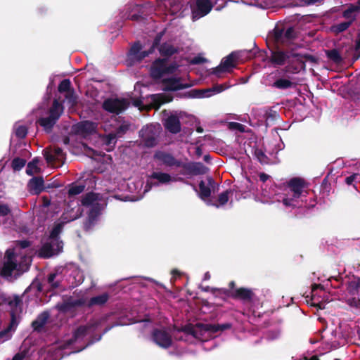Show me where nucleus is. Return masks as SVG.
I'll return each instance as SVG.
<instances>
[{
  "label": "nucleus",
  "mask_w": 360,
  "mask_h": 360,
  "mask_svg": "<svg viewBox=\"0 0 360 360\" xmlns=\"http://www.w3.org/2000/svg\"><path fill=\"white\" fill-rule=\"evenodd\" d=\"M151 108L158 109L160 106L172 101V97L165 94H154L150 96Z\"/></svg>",
  "instance_id": "nucleus-17"
},
{
  "label": "nucleus",
  "mask_w": 360,
  "mask_h": 360,
  "mask_svg": "<svg viewBox=\"0 0 360 360\" xmlns=\"http://www.w3.org/2000/svg\"><path fill=\"white\" fill-rule=\"evenodd\" d=\"M151 179H155L160 184H167L172 181L169 174L163 172H153L149 177L148 181Z\"/></svg>",
  "instance_id": "nucleus-22"
},
{
  "label": "nucleus",
  "mask_w": 360,
  "mask_h": 360,
  "mask_svg": "<svg viewBox=\"0 0 360 360\" xmlns=\"http://www.w3.org/2000/svg\"><path fill=\"white\" fill-rule=\"evenodd\" d=\"M235 295L241 299H250L251 297V292L245 288H239L236 290Z\"/></svg>",
  "instance_id": "nucleus-32"
},
{
  "label": "nucleus",
  "mask_w": 360,
  "mask_h": 360,
  "mask_svg": "<svg viewBox=\"0 0 360 360\" xmlns=\"http://www.w3.org/2000/svg\"><path fill=\"white\" fill-rule=\"evenodd\" d=\"M84 189V186L81 184H72L68 193L70 195H75L81 193Z\"/></svg>",
  "instance_id": "nucleus-34"
},
{
  "label": "nucleus",
  "mask_w": 360,
  "mask_h": 360,
  "mask_svg": "<svg viewBox=\"0 0 360 360\" xmlns=\"http://www.w3.org/2000/svg\"><path fill=\"white\" fill-rule=\"evenodd\" d=\"M228 86L225 84H220L214 86L212 89H207L196 91L195 96L198 98L210 97L214 94H218L226 89Z\"/></svg>",
  "instance_id": "nucleus-14"
},
{
  "label": "nucleus",
  "mask_w": 360,
  "mask_h": 360,
  "mask_svg": "<svg viewBox=\"0 0 360 360\" xmlns=\"http://www.w3.org/2000/svg\"><path fill=\"white\" fill-rule=\"evenodd\" d=\"M165 128L172 133H178L181 129L179 118L175 115L168 117L164 123Z\"/></svg>",
  "instance_id": "nucleus-16"
},
{
  "label": "nucleus",
  "mask_w": 360,
  "mask_h": 360,
  "mask_svg": "<svg viewBox=\"0 0 360 360\" xmlns=\"http://www.w3.org/2000/svg\"><path fill=\"white\" fill-rule=\"evenodd\" d=\"M197 131H198V132L201 133V132H202V129L201 127H198V128L197 129Z\"/></svg>",
  "instance_id": "nucleus-56"
},
{
  "label": "nucleus",
  "mask_w": 360,
  "mask_h": 360,
  "mask_svg": "<svg viewBox=\"0 0 360 360\" xmlns=\"http://www.w3.org/2000/svg\"><path fill=\"white\" fill-rule=\"evenodd\" d=\"M154 340L158 345L162 347H168L172 344L170 335L167 332L162 330H157L155 331Z\"/></svg>",
  "instance_id": "nucleus-13"
},
{
  "label": "nucleus",
  "mask_w": 360,
  "mask_h": 360,
  "mask_svg": "<svg viewBox=\"0 0 360 360\" xmlns=\"http://www.w3.org/2000/svg\"><path fill=\"white\" fill-rule=\"evenodd\" d=\"M331 285H332L333 288H338V287H339L338 285H333V283H331Z\"/></svg>",
  "instance_id": "nucleus-58"
},
{
  "label": "nucleus",
  "mask_w": 360,
  "mask_h": 360,
  "mask_svg": "<svg viewBox=\"0 0 360 360\" xmlns=\"http://www.w3.org/2000/svg\"><path fill=\"white\" fill-rule=\"evenodd\" d=\"M129 105V102L124 98H109L104 101L103 108L110 112L120 113Z\"/></svg>",
  "instance_id": "nucleus-9"
},
{
  "label": "nucleus",
  "mask_w": 360,
  "mask_h": 360,
  "mask_svg": "<svg viewBox=\"0 0 360 360\" xmlns=\"http://www.w3.org/2000/svg\"><path fill=\"white\" fill-rule=\"evenodd\" d=\"M176 68V65H167L166 60L158 59L151 67V75L154 78H160L166 74L173 73Z\"/></svg>",
  "instance_id": "nucleus-7"
},
{
  "label": "nucleus",
  "mask_w": 360,
  "mask_h": 360,
  "mask_svg": "<svg viewBox=\"0 0 360 360\" xmlns=\"http://www.w3.org/2000/svg\"><path fill=\"white\" fill-rule=\"evenodd\" d=\"M76 218H77V217H76V216L72 217H70V218L68 219H67V221H66V222H68V221H72V220L75 219Z\"/></svg>",
  "instance_id": "nucleus-54"
},
{
  "label": "nucleus",
  "mask_w": 360,
  "mask_h": 360,
  "mask_svg": "<svg viewBox=\"0 0 360 360\" xmlns=\"http://www.w3.org/2000/svg\"><path fill=\"white\" fill-rule=\"evenodd\" d=\"M62 105L56 100L53 101V105L49 111L48 117H42L38 120L39 124L46 130L50 129L63 112Z\"/></svg>",
  "instance_id": "nucleus-6"
},
{
  "label": "nucleus",
  "mask_w": 360,
  "mask_h": 360,
  "mask_svg": "<svg viewBox=\"0 0 360 360\" xmlns=\"http://www.w3.org/2000/svg\"><path fill=\"white\" fill-rule=\"evenodd\" d=\"M304 360H319L316 356H313L309 359L304 358Z\"/></svg>",
  "instance_id": "nucleus-53"
},
{
  "label": "nucleus",
  "mask_w": 360,
  "mask_h": 360,
  "mask_svg": "<svg viewBox=\"0 0 360 360\" xmlns=\"http://www.w3.org/2000/svg\"><path fill=\"white\" fill-rule=\"evenodd\" d=\"M27 187L30 193L37 195L44 189V180L41 177H34L29 181Z\"/></svg>",
  "instance_id": "nucleus-15"
},
{
  "label": "nucleus",
  "mask_w": 360,
  "mask_h": 360,
  "mask_svg": "<svg viewBox=\"0 0 360 360\" xmlns=\"http://www.w3.org/2000/svg\"><path fill=\"white\" fill-rule=\"evenodd\" d=\"M176 273H177V271H176V270H173V271H172V274H176Z\"/></svg>",
  "instance_id": "nucleus-59"
},
{
  "label": "nucleus",
  "mask_w": 360,
  "mask_h": 360,
  "mask_svg": "<svg viewBox=\"0 0 360 360\" xmlns=\"http://www.w3.org/2000/svg\"><path fill=\"white\" fill-rule=\"evenodd\" d=\"M350 25V21L341 22L331 27V30L335 33H340L347 30Z\"/></svg>",
  "instance_id": "nucleus-31"
},
{
  "label": "nucleus",
  "mask_w": 360,
  "mask_h": 360,
  "mask_svg": "<svg viewBox=\"0 0 360 360\" xmlns=\"http://www.w3.org/2000/svg\"><path fill=\"white\" fill-rule=\"evenodd\" d=\"M87 332V328L86 326L79 327L75 332V338H77L81 335H84Z\"/></svg>",
  "instance_id": "nucleus-41"
},
{
  "label": "nucleus",
  "mask_w": 360,
  "mask_h": 360,
  "mask_svg": "<svg viewBox=\"0 0 360 360\" xmlns=\"http://www.w3.org/2000/svg\"><path fill=\"white\" fill-rule=\"evenodd\" d=\"M238 57L236 54L232 53L227 57L222 59L219 67L217 68L215 72H228L236 65Z\"/></svg>",
  "instance_id": "nucleus-11"
},
{
  "label": "nucleus",
  "mask_w": 360,
  "mask_h": 360,
  "mask_svg": "<svg viewBox=\"0 0 360 360\" xmlns=\"http://www.w3.org/2000/svg\"><path fill=\"white\" fill-rule=\"evenodd\" d=\"M231 126L236 128V129H238L240 131L243 130V125L240 124H238V123H231Z\"/></svg>",
  "instance_id": "nucleus-46"
},
{
  "label": "nucleus",
  "mask_w": 360,
  "mask_h": 360,
  "mask_svg": "<svg viewBox=\"0 0 360 360\" xmlns=\"http://www.w3.org/2000/svg\"><path fill=\"white\" fill-rule=\"evenodd\" d=\"M182 88V84L179 78H168L163 80V89L174 91Z\"/></svg>",
  "instance_id": "nucleus-19"
},
{
  "label": "nucleus",
  "mask_w": 360,
  "mask_h": 360,
  "mask_svg": "<svg viewBox=\"0 0 360 360\" xmlns=\"http://www.w3.org/2000/svg\"><path fill=\"white\" fill-rule=\"evenodd\" d=\"M200 195L202 199L205 200L210 195L211 191L208 186L205 182L201 181L199 184Z\"/></svg>",
  "instance_id": "nucleus-30"
},
{
  "label": "nucleus",
  "mask_w": 360,
  "mask_h": 360,
  "mask_svg": "<svg viewBox=\"0 0 360 360\" xmlns=\"http://www.w3.org/2000/svg\"><path fill=\"white\" fill-rule=\"evenodd\" d=\"M132 20H136L137 17L136 15H132L131 18Z\"/></svg>",
  "instance_id": "nucleus-57"
},
{
  "label": "nucleus",
  "mask_w": 360,
  "mask_h": 360,
  "mask_svg": "<svg viewBox=\"0 0 360 360\" xmlns=\"http://www.w3.org/2000/svg\"><path fill=\"white\" fill-rule=\"evenodd\" d=\"M155 139H153L151 140H148L146 141V144L148 146H152L155 144Z\"/></svg>",
  "instance_id": "nucleus-50"
},
{
  "label": "nucleus",
  "mask_w": 360,
  "mask_h": 360,
  "mask_svg": "<svg viewBox=\"0 0 360 360\" xmlns=\"http://www.w3.org/2000/svg\"><path fill=\"white\" fill-rule=\"evenodd\" d=\"M25 165V160L21 158H15L12 162V167L14 170L21 169Z\"/></svg>",
  "instance_id": "nucleus-36"
},
{
  "label": "nucleus",
  "mask_w": 360,
  "mask_h": 360,
  "mask_svg": "<svg viewBox=\"0 0 360 360\" xmlns=\"http://www.w3.org/2000/svg\"><path fill=\"white\" fill-rule=\"evenodd\" d=\"M327 55L331 60L335 62H338L340 60V55L336 50L329 51Z\"/></svg>",
  "instance_id": "nucleus-38"
},
{
  "label": "nucleus",
  "mask_w": 360,
  "mask_h": 360,
  "mask_svg": "<svg viewBox=\"0 0 360 360\" xmlns=\"http://www.w3.org/2000/svg\"><path fill=\"white\" fill-rule=\"evenodd\" d=\"M212 8V5L209 0H196L192 6L193 19H198L207 15Z\"/></svg>",
  "instance_id": "nucleus-10"
},
{
  "label": "nucleus",
  "mask_w": 360,
  "mask_h": 360,
  "mask_svg": "<svg viewBox=\"0 0 360 360\" xmlns=\"http://www.w3.org/2000/svg\"><path fill=\"white\" fill-rule=\"evenodd\" d=\"M204 61H205V59H203L202 58L195 57L192 59L191 63L193 64H198V63H203Z\"/></svg>",
  "instance_id": "nucleus-44"
},
{
  "label": "nucleus",
  "mask_w": 360,
  "mask_h": 360,
  "mask_svg": "<svg viewBox=\"0 0 360 360\" xmlns=\"http://www.w3.org/2000/svg\"><path fill=\"white\" fill-rule=\"evenodd\" d=\"M82 204L89 208V220L90 223H93L101 214L107 202L105 198L102 195L89 193L82 198Z\"/></svg>",
  "instance_id": "nucleus-3"
},
{
  "label": "nucleus",
  "mask_w": 360,
  "mask_h": 360,
  "mask_svg": "<svg viewBox=\"0 0 360 360\" xmlns=\"http://www.w3.org/2000/svg\"><path fill=\"white\" fill-rule=\"evenodd\" d=\"M356 174L355 175H353V176H350L349 177H347L346 178V183L347 184H351L355 179V177H356Z\"/></svg>",
  "instance_id": "nucleus-45"
},
{
  "label": "nucleus",
  "mask_w": 360,
  "mask_h": 360,
  "mask_svg": "<svg viewBox=\"0 0 360 360\" xmlns=\"http://www.w3.org/2000/svg\"><path fill=\"white\" fill-rule=\"evenodd\" d=\"M10 211L8 205L4 204L0 205V216H7L10 213Z\"/></svg>",
  "instance_id": "nucleus-40"
},
{
  "label": "nucleus",
  "mask_w": 360,
  "mask_h": 360,
  "mask_svg": "<svg viewBox=\"0 0 360 360\" xmlns=\"http://www.w3.org/2000/svg\"><path fill=\"white\" fill-rule=\"evenodd\" d=\"M359 6L352 5L348 8V9L344 11L343 16L351 22L355 18Z\"/></svg>",
  "instance_id": "nucleus-25"
},
{
  "label": "nucleus",
  "mask_w": 360,
  "mask_h": 360,
  "mask_svg": "<svg viewBox=\"0 0 360 360\" xmlns=\"http://www.w3.org/2000/svg\"><path fill=\"white\" fill-rule=\"evenodd\" d=\"M30 245L27 241H20L13 250H8L6 252L5 261L1 271L4 277H9L13 273L17 274L26 271L30 265L32 259L25 250Z\"/></svg>",
  "instance_id": "nucleus-1"
},
{
  "label": "nucleus",
  "mask_w": 360,
  "mask_h": 360,
  "mask_svg": "<svg viewBox=\"0 0 360 360\" xmlns=\"http://www.w3.org/2000/svg\"><path fill=\"white\" fill-rule=\"evenodd\" d=\"M306 4H315L318 1H319L320 0H303Z\"/></svg>",
  "instance_id": "nucleus-51"
},
{
  "label": "nucleus",
  "mask_w": 360,
  "mask_h": 360,
  "mask_svg": "<svg viewBox=\"0 0 360 360\" xmlns=\"http://www.w3.org/2000/svg\"><path fill=\"white\" fill-rule=\"evenodd\" d=\"M49 318V315L47 313L41 314L33 323L32 326L35 330H39L41 327H42L45 323L46 322Z\"/></svg>",
  "instance_id": "nucleus-26"
},
{
  "label": "nucleus",
  "mask_w": 360,
  "mask_h": 360,
  "mask_svg": "<svg viewBox=\"0 0 360 360\" xmlns=\"http://www.w3.org/2000/svg\"><path fill=\"white\" fill-rule=\"evenodd\" d=\"M70 87V82L68 79L63 80L59 86L58 91L60 92H65V97L69 100L71 106L74 105L76 103L75 98L72 96V93L69 91Z\"/></svg>",
  "instance_id": "nucleus-18"
},
{
  "label": "nucleus",
  "mask_w": 360,
  "mask_h": 360,
  "mask_svg": "<svg viewBox=\"0 0 360 360\" xmlns=\"http://www.w3.org/2000/svg\"><path fill=\"white\" fill-rule=\"evenodd\" d=\"M319 288H321V290L323 291L322 288L320 287L319 285H316L313 286V288H312V299L314 300H315V297L317 294V290Z\"/></svg>",
  "instance_id": "nucleus-43"
},
{
  "label": "nucleus",
  "mask_w": 360,
  "mask_h": 360,
  "mask_svg": "<svg viewBox=\"0 0 360 360\" xmlns=\"http://www.w3.org/2000/svg\"><path fill=\"white\" fill-rule=\"evenodd\" d=\"M108 299V295L105 293H103L98 296L92 297L90 300L89 304V305H101V304H103L105 302H106Z\"/></svg>",
  "instance_id": "nucleus-27"
},
{
  "label": "nucleus",
  "mask_w": 360,
  "mask_h": 360,
  "mask_svg": "<svg viewBox=\"0 0 360 360\" xmlns=\"http://www.w3.org/2000/svg\"><path fill=\"white\" fill-rule=\"evenodd\" d=\"M259 178H260L261 181L264 182L269 178V176L267 174H261L259 175Z\"/></svg>",
  "instance_id": "nucleus-49"
},
{
  "label": "nucleus",
  "mask_w": 360,
  "mask_h": 360,
  "mask_svg": "<svg viewBox=\"0 0 360 360\" xmlns=\"http://www.w3.org/2000/svg\"><path fill=\"white\" fill-rule=\"evenodd\" d=\"M44 155L48 163L55 167H58L63 163L65 154L63 150L58 147L46 148Z\"/></svg>",
  "instance_id": "nucleus-8"
},
{
  "label": "nucleus",
  "mask_w": 360,
  "mask_h": 360,
  "mask_svg": "<svg viewBox=\"0 0 360 360\" xmlns=\"http://www.w3.org/2000/svg\"><path fill=\"white\" fill-rule=\"evenodd\" d=\"M230 193L231 192L229 191H226L225 192L221 193L219 195V198L217 200V203L215 204V205L217 207H219V206L224 205V204H226L229 200Z\"/></svg>",
  "instance_id": "nucleus-33"
},
{
  "label": "nucleus",
  "mask_w": 360,
  "mask_h": 360,
  "mask_svg": "<svg viewBox=\"0 0 360 360\" xmlns=\"http://www.w3.org/2000/svg\"><path fill=\"white\" fill-rule=\"evenodd\" d=\"M43 203H44V206H48L49 205L50 202L46 198L44 197L43 198Z\"/></svg>",
  "instance_id": "nucleus-52"
},
{
  "label": "nucleus",
  "mask_w": 360,
  "mask_h": 360,
  "mask_svg": "<svg viewBox=\"0 0 360 360\" xmlns=\"http://www.w3.org/2000/svg\"><path fill=\"white\" fill-rule=\"evenodd\" d=\"M39 160L35 158L29 162L26 169V173L30 175H34L40 172L41 169L38 167Z\"/></svg>",
  "instance_id": "nucleus-24"
},
{
  "label": "nucleus",
  "mask_w": 360,
  "mask_h": 360,
  "mask_svg": "<svg viewBox=\"0 0 360 360\" xmlns=\"http://www.w3.org/2000/svg\"><path fill=\"white\" fill-rule=\"evenodd\" d=\"M288 186L292 193V197H286L283 202L285 206H295L297 200L304 193H307V184L304 180L300 178H295L288 182Z\"/></svg>",
  "instance_id": "nucleus-5"
},
{
  "label": "nucleus",
  "mask_w": 360,
  "mask_h": 360,
  "mask_svg": "<svg viewBox=\"0 0 360 360\" xmlns=\"http://www.w3.org/2000/svg\"><path fill=\"white\" fill-rule=\"evenodd\" d=\"M154 159L159 165L166 166H173L177 163L172 155L164 151H158L154 155Z\"/></svg>",
  "instance_id": "nucleus-12"
},
{
  "label": "nucleus",
  "mask_w": 360,
  "mask_h": 360,
  "mask_svg": "<svg viewBox=\"0 0 360 360\" xmlns=\"http://www.w3.org/2000/svg\"><path fill=\"white\" fill-rule=\"evenodd\" d=\"M96 127L95 124L89 121L82 122L77 126L78 131L83 134L92 133L95 131Z\"/></svg>",
  "instance_id": "nucleus-21"
},
{
  "label": "nucleus",
  "mask_w": 360,
  "mask_h": 360,
  "mask_svg": "<svg viewBox=\"0 0 360 360\" xmlns=\"http://www.w3.org/2000/svg\"><path fill=\"white\" fill-rule=\"evenodd\" d=\"M288 58V54L283 51H274L271 55L272 62L277 65H283Z\"/></svg>",
  "instance_id": "nucleus-23"
},
{
  "label": "nucleus",
  "mask_w": 360,
  "mask_h": 360,
  "mask_svg": "<svg viewBox=\"0 0 360 360\" xmlns=\"http://www.w3.org/2000/svg\"><path fill=\"white\" fill-rule=\"evenodd\" d=\"M16 135L20 138H23L26 136L27 130L23 126H20L16 129Z\"/></svg>",
  "instance_id": "nucleus-39"
},
{
  "label": "nucleus",
  "mask_w": 360,
  "mask_h": 360,
  "mask_svg": "<svg viewBox=\"0 0 360 360\" xmlns=\"http://www.w3.org/2000/svg\"><path fill=\"white\" fill-rule=\"evenodd\" d=\"M54 254L53 250L49 245H44L39 252L41 257H50Z\"/></svg>",
  "instance_id": "nucleus-35"
},
{
  "label": "nucleus",
  "mask_w": 360,
  "mask_h": 360,
  "mask_svg": "<svg viewBox=\"0 0 360 360\" xmlns=\"http://www.w3.org/2000/svg\"><path fill=\"white\" fill-rule=\"evenodd\" d=\"M319 308L323 307V302H319L316 304Z\"/></svg>",
  "instance_id": "nucleus-55"
},
{
  "label": "nucleus",
  "mask_w": 360,
  "mask_h": 360,
  "mask_svg": "<svg viewBox=\"0 0 360 360\" xmlns=\"http://www.w3.org/2000/svg\"><path fill=\"white\" fill-rule=\"evenodd\" d=\"M24 355L22 354H17L12 360H23Z\"/></svg>",
  "instance_id": "nucleus-48"
},
{
  "label": "nucleus",
  "mask_w": 360,
  "mask_h": 360,
  "mask_svg": "<svg viewBox=\"0 0 360 360\" xmlns=\"http://www.w3.org/2000/svg\"><path fill=\"white\" fill-rule=\"evenodd\" d=\"M225 326H219L210 324L198 323L195 325L188 324L184 327L181 330H178V333H183L186 335H191L192 337L204 340L209 337L210 332H216L218 330H223Z\"/></svg>",
  "instance_id": "nucleus-4"
},
{
  "label": "nucleus",
  "mask_w": 360,
  "mask_h": 360,
  "mask_svg": "<svg viewBox=\"0 0 360 360\" xmlns=\"http://www.w3.org/2000/svg\"><path fill=\"white\" fill-rule=\"evenodd\" d=\"M62 228H63V224L61 223L56 224L53 226V229L51 231V237L53 238L57 237L58 235L61 231Z\"/></svg>",
  "instance_id": "nucleus-37"
},
{
  "label": "nucleus",
  "mask_w": 360,
  "mask_h": 360,
  "mask_svg": "<svg viewBox=\"0 0 360 360\" xmlns=\"http://www.w3.org/2000/svg\"><path fill=\"white\" fill-rule=\"evenodd\" d=\"M56 274H51L48 277V281H49V283L51 285V286L53 288H56L57 286H58V284L54 282V280L56 278Z\"/></svg>",
  "instance_id": "nucleus-42"
},
{
  "label": "nucleus",
  "mask_w": 360,
  "mask_h": 360,
  "mask_svg": "<svg viewBox=\"0 0 360 360\" xmlns=\"http://www.w3.org/2000/svg\"><path fill=\"white\" fill-rule=\"evenodd\" d=\"M196 167H198L199 170V173H205L206 172V168L202 166V165H197Z\"/></svg>",
  "instance_id": "nucleus-47"
},
{
  "label": "nucleus",
  "mask_w": 360,
  "mask_h": 360,
  "mask_svg": "<svg viewBox=\"0 0 360 360\" xmlns=\"http://www.w3.org/2000/svg\"><path fill=\"white\" fill-rule=\"evenodd\" d=\"M334 280L337 282L344 283L346 285V292L342 296L345 302L352 307H357L360 304V299L358 297L360 287V278L354 275L345 276L343 279L341 276L331 277L329 281Z\"/></svg>",
  "instance_id": "nucleus-2"
},
{
  "label": "nucleus",
  "mask_w": 360,
  "mask_h": 360,
  "mask_svg": "<svg viewBox=\"0 0 360 360\" xmlns=\"http://www.w3.org/2000/svg\"><path fill=\"white\" fill-rule=\"evenodd\" d=\"M160 52L163 56H171L176 52V49L169 44H164L160 46Z\"/></svg>",
  "instance_id": "nucleus-29"
},
{
  "label": "nucleus",
  "mask_w": 360,
  "mask_h": 360,
  "mask_svg": "<svg viewBox=\"0 0 360 360\" xmlns=\"http://www.w3.org/2000/svg\"><path fill=\"white\" fill-rule=\"evenodd\" d=\"M292 84L293 83L290 80L288 79L281 78L276 80L274 83V86L278 89H288L291 87Z\"/></svg>",
  "instance_id": "nucleus-28"
},
{
  "label": "nucleus",
  "mask_w": 360,
  "mask_h": 360,
  "mask_svg": "<svg viewBox=\"0 0 360 360\" xmlns=\"http://www.w3.org/2000/svg\"><path fill=\"white\" fill-rule=\"evenodd\" d=\"M141 44L139 43H135L132 47L131 48L129 55L133 59H136L138 60H141L146 56H147L151 51H143L139 53L141 50Z\"/></svg>",
  "instance_id": "nucleus-20"
}]
</instances>
